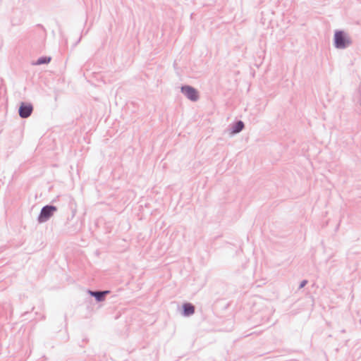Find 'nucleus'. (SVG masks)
I'll return each mask as SVG.
<instances>
[{
  "instance_id": "nucleus-1",
  "label": "nucleus",
  "mask_w": 361,
  "mask_h": 361,
  "mask_svg": "<svg viewBox=\"0 0 361 361\" xmlns=\"http://www.w3.org/2000/svg\"><path fill=\"white\" fill-rule=\"evenodd\" d=\"M334 40L336 47L339 49L345 48L350 43L348 37H346L341 31H338L335 33Z\"/></svg>"
},
{
  "instance_id": "nucleus-2",
  "label": "nucleus",
  "mask_w": 361,
  "mask_h": 361,
  "mask_svg": "<svg viewBox=\"0 0 361 361\" xmlns=\"http://www.w3.org/2000/svg\"><path fill=\"white\" fill-rule=\"evenodd\" d=\"M56 210V208L54 206H46L42 208L41 213L39 216V222H44L49 218H50L53 213Z\"/></svg>"
},
{
  "instance_id": "nucleus-3",
  "label": "nucleus",
  "mask_w": 361,
  "mask_h": 361,
  "mask_svg": "<svg viewBox=\"0 0 361 361\" xmlns=\"http://www.w3.org/2000/svg\"><path fill=\"white\" fill-rule=\"evenodd\" d=\"M182 92L190 100L196 101L198 99L197 91L192 87H190V86L183 87Z\"/></svg>"
},
{
  "instance_id": "nucleus-4",
  "label": "nucleus",
  "mask_w": 361,
  "mask_h": 361,
  "mask_svg": "<svg viewBox=\"0 0 361 361\" xmlns=\"http://www.w3.org/2000/svg\"><path fill=\"white\" fill-rule=\"evenodd\" d=\"M32 109L31 104L22 103L19 108V115L22 118H27L32 114Z\"/></svg>"
},
{
  "instance_id": "nucleus-5",
  "label": "nucleus",
  "mask_w": 361,
  "mask_h": 361,
  "mask_svg": "<svg viewBox=\"0 0 361 361\" xmlns=\"http://www.w3.org/2000/svg\"><path fill=\"white\" fill-rule=\"evenodd\" d=\"M109 293V291H108V290L102 291V292H94V291H91V290L89 291V293L91 295L95 297L98 301H102L104 300V295L108 294Z\"/></svg>"
},
{
  "instance_id": "nucleus-6",
  "label": "nucleus",
  "mask_w": 361,
  "mask_h": 361,
  "mask_svg": "<svg viewBox=\"0 0 361 361\" xmlns=\"http://www.w3.org/2000/svg\"><path fill=\"white\" fill-rule=\"evenodd\" d=\"M184 314L185 316L191 315L195 312V307L190 303H185L183 305Z\"/></svg>"
},
{
  "instance_id": "nucleus-7",
  "label": "nucleus",
  "mask_w": 361,
  "mask_h": 361,
  "mask_svg": "<svg viewBox=\"0 0 361 361\" xmlns=\"http://www.w3.org/2000/svg\"><path fill=\"white\" fill-rule=\"evenodd\" d=\"M244 127V124L242 121H238L235 126L233 127V133H239L240 130H243Z\"/></svg>"
},
{
  "instance_id": "nucleus-8",
  "label": "nucleus",
  "mask_w": 361,
  "mask_h": 361,
  "mask_svg": "<svg viewBox=\"0 0 361 361\" xmlns=\"http://www.w3.org/2000/svg\"><path fill=\"white\" fill-rule=\"evenodd\" d=\"M51 61L50 57H41L39 58L37 61L35 63L36 65H40L43 63H48Z\"/></svg>"
},
{
  "instance_id": "nucleus-9",
  "label": "nucleus",
  "mask_w": 361,
  "mask_h": 361,
  "mask_svg": "<svg viewBox=\"0 0 361 361\" xmlns=\"http://www.w3.org/2000/svg\"><path fill=\"white\" fill-rule=\"evenodd\" d=\"M306 284V281H303L300 284V288H302Z\"/></svg>"
}]
</instances>
